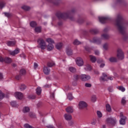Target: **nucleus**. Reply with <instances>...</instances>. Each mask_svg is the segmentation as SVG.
Masks as SVG:
<instances>
[{
	"label": "nucleus",
	"instance_id": "obj_1",
	"mask_svg": "<svg viewBox=\"0 0 128 128\" xmlns=\"http://www.w3.org/2000/svg\"><path fill=\"white\" fill-rule=\"evenodd\" d=\"M74 78L76 80H78V78H80L82 82H88V80H90V76L85 74L75 75Z\"/></svg>",
	"mask_w": 128,
	"mask_h": 128
},
{
	"label": "nucleus",
	"instance_id": "obj_2",
	"mask_svg": "<svg viewBox=\"0 0 128 128\" xmlns=\"http://www.w3.org/2000/svg\"><path fill=\"white\" fill-rule=\"evenodd\" d=\"M116 26H118L120 32L122 34H124L126 30V28H124V24L120 21H118Z\"/></svg>",
	"mask_w": 128,
	"mask_h": 128
},
{
	"label": "nucleus",
	"instance_id": "obj_3",
	"mask_svg": "<svg viewBox=\"0 0 128 128\" xmlns=\"http://www.w3.org/2000/svg\"><path fill=\"white\" fill-rule=\"evenodd\" d=\"M38 42L41 50H46V43L44 40L42 38L38 39Z\"/></svg>",
	"mask_w": 128,
	"mask_h": 128
},
{
	"label": "nucleus",
	"instance_id": "obj_4",
	"mask_svg": "<svg viewBox=\"0 0 128 128\" xmlns=\"http://www.w3.org/2000/svg\"><path fill=\"white\" fill-rule=\"evenodd\" d=\"M106 122L110 126H114L116 124V120L114 118H109L106 119Z\"/></svg>",
	"mask_w": 128,
	"mask_h": 128
},
{
	"label": "nucleus",
	"instance_id": "obj_5",
	"mask_svg": "<svg viewBox=\"0 0 128 128\" xmlns=\"http://www.w3.org/2000/svg\"><path fill=\"white\" fill-rule=\"evenodd\" d=\"M114 80L113 76L108 77L106 73H102V76L100 78V80L108 81V80Z\"/></svg>",
	"mask_w": 128,
	"mask_h": 128
},
{
	"label": "nucleus",
	"instance_id": "obj_6",
	"mask_svg": "<svg viewBox=\"0 0 128 128\" xmlns=\"http://www.w3.org/2000/svg\"><path fill=\"white\" fill-rule=\"evenodd\" d=\"M57 16L58 18H70V20H72L68 13H60L57 15Z\"/></svg>",
	"mask_w": 128,
	"mask_h": 128
},
{
	"label": "nucleus",
	"instance_id": "obj_7",
	"mask_svg": "<svg viewBox=\"0 0 128 128\" xmlns=\"http://www.w3.org/2000/svg\"><path fill=\"white\" fill-rule=\"evenodd\" d=\"M117 52V58L119 60H124V52H122V49H118Z\"/></svg>",
	"mask_w": 128,
	"mask_h": 128
},
{
	"label": "nucleus",
	"instance_id": "obj_8",
	"mask_svg": "<svg viewBox=\"0 0 128 128\" xmlns=\"http://www.w3.org/2000/svg\"><path fill=\"white\" fill-rule=\"evenodd\" d=\"M76 62L78 66H84V60L80 57H78L76 58Z\"/></svg>",
	"mask_w": 128,
	"mask_h": 128
},
{
	"label": "nucleus",
	"instance_id": "obj_9",
	"mask_svg": "<svg viewBox=\"0 0 128 128\" xmlns=\"http://www.w3.org/2000/svg\"><path fill=\"white\" fill-rule=\"evenodd\" d=\"M78 106L80 110H82V108L88 106V104L84 101H80L78 104Z\"/></svg>",
	"mask_w": 128,
	"mask_h": 128
},
{
	"label": "nucleus",
	"instance_id": "obj_10",
	"mask_svg": "<svg viewBox=\"0 0 128 128\" xmlns=\"http://www.w3.org/2000/svg\"><path fill=\"white\" fill-rule=\"evenodd\" d=\"M120 124H122V126H124V124H126V117L124 116V115L122 114V113L120 114Z\"/></svg>",
	"mask_w": 128,
	"mask_h": 128
},
{
	"label": "nucleus",
	"instance_id": "obj_11",
	"mask_svg": "<svg viewBox=\"0 0 128 128\" xmlns=\"http://www.w3.org/2000/svg\"><path fill=\"white\" fill-rule=\"evenodd\" d=\"M15 98L18 100H22L24 98V94L20 92H16L14 94Z\"/></svg>",
	"mask_w": 128,
	"mask_h": 128
},
{
	"label": "nucleus",
	"instance_id": "obj_12",
	"mask_svg": "<svg viewBox=\"0 0 128 128\" xmlns=\"http://www.w3.org/2000/svg\"><path fill=\"white\" fill-rule=\"evenodd\" d=\"M98 20L101 24H104L106 22V20H108V17L99 16Z\"/></svg>",
	"mask_w": 128,
	"mask_h": 128
},
{
	"label": "nucleus",
	"instance_id": "obj_13",
	"mask_svg": "<svg viewBox=\"0 0 128 128\" xmlns=\"http://www.w3.org/2000/svg\"><path fill=\"white\" fill-rule=\"evenodd\" d=\"M19 52H20V49L17 48L14 51H10V54L11 56H16V54H18Z\"/></svg>",
	"mask_w": 128,
	"mask_h": 128
},
{
	"label": "nucleus",
	"instance_id": "obj_14",
	"mask_svg": "<svg viewBox=\"0 0 128 128\" xmlns=\"http://www.w3.org/2000/svg\"><path fill=\"white\" fill-rule=\"evenodd\" d=\"M43 72L45 74H48L50 72V69L46 66H44Z\"/></svg>",
	"mask_w": 128,
	"mask_h": 128
},
{
	"label": "nucleus",
	"instance_id": "obj_15",
	"mask_svg": "<svg viewBox=\"0 0 128 128\" xmlns=\"http://www.w3.org/2000/svg\"><path fill=\"white\" fill-rule=\"evenodd\" d=\"M47 50H48V52H50V50H52L54 48V44H48V45L46 46Z\"/></svg>",
	"mask_w": 128,
	"mask_h": 128
},
{
	"label": "nucleus",
	"instance_id": "obj_16",
	"mask_svg": "<svg viewBox=\"0 0 128 128\" xmlns=\"http://www.w3.org/2000/svg\"><path fill=\"white\" fill-rule=\"evenodd\" d=\"M64 118L66 120H70L72 118V115L70 114H65L64 115Z\"/></svg>",
	"mask_w": 128,
	"mask_h": 128
},
{
	"label": "nucleus",
	"instance_id": "obj_17",
	"mask_svg": "<svg viewBox=\"0 0 128 128\" xmlns=\"http://www.w3.org/2000/svg\"><path fill=\"white\" fill-rule=\"evenodd\" d=\"M62 46H64V44L62 42H59L56 44V48L57 50H62Z\"/></svg>",
	"mask_w": 128,
	"mask_h": 128
},
{
	"label": "nucleus",
	"instance_id": "obj_18",
	"mask_svg": "<svg viewBox=\"0 0 128 128\" xmlns=\"http://www.w3.org/2000/svg\"><path fill=\"white\" fill-rule=\"evenodd\" d=\"M92 42L96 44H100V39L98 38H94Z\"/></svg>",
	"mask_w": 128,
	"mask_h": 128
},
{
	"label": "nucleus",
	"instance_id": "obj_19",
	"mask_svg": "<svg viewBox=\"0 0 128 128\" xmlns=\"http://www.w3.org/2000/svg\"><path fill=\"white\" fill-rule=\"evenodd\" d=\"M46 40V42L48 44H54V41L52 38H47Z\"/></svg>",
	"mask_w": 128,
	"mask_h": 128
},
{
	"label": "nucleus",
	"instance_id": "obj_20",
	"mask_svg": "<svg viewBox=\"0 0 128 128\" xmlns=\"http://www.w3.org/2000/svg\"><path fill=\"white\" fill-rule=\"evenodd\" d=\"M90 62H96V56H94L92 55H90Z\"/></svg>",
	"mask_w": 128,
	"mask_h": 128
},
{
	"label": "nucleus",
	"instance_id": "obj_21",
	"mask_svg": "<svg viewBox=\"0 0 128 128\" xmlns=\"http://www.w3.org/2000/svg\"><path fill=\"white\" fill-rule=\"evenodd\" d=\"M30 107L28 106H24V107L23 109H22V112L24 114H26V112H30Z\"/></svg>",
	"mask_w": 128,
	"mask_h": 128
},
{
	"label": "nucleus",
	"instance_id": "obj_22",
	"mask_svg": "<svg viewBox=\"0 0 128 128\" xmlns=\"http://www.w3.org/2000/svg\"><path fill=\"white\" fill-rule=\"evenodd\" d=\"M66 52L68 56H72V51L70 48H66Z\"/></svg>",
	"mask_w": 128,
	"mask_h": 128
},
{
	"label": "nucleus",
	"instance_id": "obj_23",
	"mask_svg": "<svg viewBox=\"0 0 128 128\" xmlns=\"http://www.w3.org/2000/svg\"><path fill=\"white\" fill-rule=\"evenodd\" d=\"M66 112H74V108H72V106H69V107H68L66 108Z\"/></svg>",
	"mask_w": 128,
	"mask_h": 128
},
{
	"label": "nucleus",
	"instance_id": "obj_24",
	"mask_svg": "<svg viewBox=\"0 0 128 128\" xmlns=\"http://www.w3.org/2000/svg\"><path fill=\"white\" fill-rule=\"evenodd\" d=\"M36 94H38V96L40 95V94H42V88H40V87L37 88L36 89Z\"/></svg>",
	"mask_w": 128,
	"mask_h": 128
},
{
	"label": "nucleus",
	"instance_id": "obj_25",
	"mask_svg": "<svg viewBox=\"0 0 128 128\" xmlns=\"http://www.w3.org/2000/svg\"><path fill=\"white\" fill-rule=\"evenodd\" d=\"M15 44H16L15 42H8L7 43V46H14Z\"/></svg>",
	"mask_w": 128,
	"mask_h": 128
},
{
	"label": "nucleus",
	"instance_id": "obj_26",
	"mask_svg": "<svg viewBox=\"0 0 128 128\" xmlns=\"http://www.w3.org/2000/svg\"><path fill=\"white\" fill-rule=\"evenodd\" d=\"M67 98L68 100H72L74 98V97L72 96V93L68 94Z\"/></svg>",
	"mask_w": 128,
	"mask_h": 128
},
{
	"label": "nucleus",
	"instance_id": "obj_27",
	"mask_svg": "<svg viewBox=\"0 0 128 128\" xmlns=\"http://www.w3.org/2000/svg\"><path fill=\"white\" fill-rule=\"evenodd\" d=\"M84 70H92V66L89 64H87L84 66Z\"/></svg>",
	"mask_w": 128,
	"mask_h": 128
},
{
	"label": "nucleus",
	"instance_id": "obj_28",
	"mask_svg": "<svg viewBox=\"0 0 128 128\" xmlns=\"http://www.w3.org/2000/svg\"><path fill=\"white\" fill-rule=\"evenodd\" d=\"M106 110L107 112H112V107H110V104H107L106 105Z\"/></svg>",
	"mask_w": 128,
	"mask_h": 128
},
{
	"label": "nucleus",
	"instance_id": "obj_29",
	"mask_svg": "<svg viewBox=\"0 0 128 128\" xmlns=\"http://www.w3.org/2000/svg\"><path fill=\"white\" fill-rule=\"evenodd\" d=\"M91 100L92 102H96V96L93 95L91 97Z\"/></svg>",
	"mask_w": 128,
	"mask_h": 128
},
{
	"label": "nucleus",
	"instance_id": "obj_30",
	"mask_svg": "<svg viewBox=\"0 0 128 128\" xmlns=\"http://www.w3.org/2000/svg\"><path fill=\"white\" fill-rule=\"evenodd\" d=\"M117 88H118V90H121V92H124L126 91V88H124V87L122 86H120L117 87Z\"/></svg>",
	"mask_w": 128,
	"mask_h": 128
},
{
	"label": "nucleus",
	"instance_id": "obj_31",
	"mask_svg": "<svg viewBox=\"0 0 128 128\" xmlns=\"http://www.w3.org/2000/svg\"><path fill=\"white\" fill-rule=\"evenodd\" d=\"M108 38H110V36L107 34H104L102 35V38H103V40H108Z\"/></svg>",
	"mask_w": 128,
	"mask_h": 128
},
{
	"label": "nucleus",
	"instance_id": "obj_32",
	"mask_svg": "<svg viewBox=\"0 0 128 128\" xmlns=\"http://www.w3.org/2000/svg\"><path fill=\"white\" fill-rule=\"evenodd\" d=\"M96 114L98 116V118H102V112L100 110H98L96 112Z\"/></svg>",
	"mask_w": 128,
	"mask_h": 128
},
{
	"label": "nucleus",
	"instance_id": "obj_33",
	"mask_svg": "<svg viewBox=\"0 0 128 128\" xmlns=\"http://www.w3.org/2000/svg\"><path fill=\"white\" fill-rule=\"evenodd\" d=\"M34 31L36 32H38V33L40 32H42V28L36 27L35 28Z\"/></svg>",
	"mask_w": 128,
	"mask_h": 128
},
{
	"label": "nucleus",
	"instance_id": "obj_34",
	"mask_svg": "<svg viewBox=\"0 0 128 128\" xmlns=\"http://www.w3.org/2000/svg\"><path fill=\"white\" fill-rule=\"evenodd\" d=\"M26 70L24 69H22L20 70V76H24V74H26Z\"/></svg>",
	"mask_w": 128,
	"mask_h": 128
},
{
	"label": "nucleus",
	"instance_id": "obj_35",
	"mask_svg": "<svg viewBox=\"0 0 128 128\" xmlns=\"http://www.w3.org/2000/svg\"><path fill=\"white\" fill-rule=\"evenodd\" d=\"M20 90H24V89L26 88V85L24 84H22L20 86Z\"/></svg>",
	"mask_w": 128,
	"mask_h": 128
},
{
	"label": "nucleus",
	"instance_id": "obj_36",
	"mask_svg": "<svg viewBox=\"0 0 128 128\" xmlns=\"http://www.w3.org/2000/svg\"><path fill=\"white\" fill-rule=\"evenodd\" d=\"M73 44L75 46H78V44H80V42L78 40H75L73 42Z\"/></svg>",
	"mask_w": 128,
	"mask_h": 128
},
{
	"label": "nucleus",
	"instance_id": "obj_37",
	"mask_svg": "<svg viewBox=\"0 0 128 128\" xmlns=\"http://www.w3.org/2000/svg\"><path fill=\"white\" fill-rule=\"evenodd\" d=\"M109 60L110 62H116V58L112 57L109 59Z\"/></svg>",
	"mask_w": 128,
	"mask_h": 128
},
{
	"label": "nucleus",
	"instance_id": "obj_38",
	"mask_svg": "<svg viewBox=\"0 0 128 128\" xmlns=\"http://www.w3.org/2000/svg\"><path fill=\"white\" fill-rule=\"evenodd\" d=\"M48 66L49 68H52V66H54V62H50L48 63Z\"/></svg>",
	"mask_w": 128,
	"mask_h": 128
},
{
	"label": "nucleus",
	"instance_id": "obj_39",
	"mask_svg": "<svg viewBox=\"0 0 128 128\" xmlns=\"http://www.w3.org/2000/svg\"><path fill=\"white\" fill-rule=\"evenodd\" d=\"M4 98V94L2 92V90H0V100H2Z\"/></svg>",
	"mask_w": 128,
	"mask_h": 128
},
{
	"label": "nucleus",
	"instance_id": "obj_40",
	"mask_svg": "<svg viewBox=\"0 0 128 128\" xmlns=\"http://www.w3.org/2000/svg\"><path fill=\"white\" fill-rule=\"evenodd\" d=\"M69 70L71 72H76V70L74 68V67H70L69 68Z\"/></svg>",
	"mask_w": 128,
	"mask_h": 128
},
{
	"label": "nucleus",
	"instance_id": "obj_41",
	"mask_svg": "<svg viewBox=\"0 0 128 128\" xmlns=\"http://www.w3.org/2000/svg\"><path fill=\"white\" fill-rule=\"evenodd\" d=\"M4 60L7 64H10V62H12V59H10V58H6Z\"/></svg>",
	"mask_w": 128,
	"mask_h": 128
},
{
	"label": "nucleus",
	"instance_id": "obj_42",
	"mask_svg": "<svg viewBox=\"0 0 128 128\" xmlns=\"http://www.w3.org/2000/svg\"><path fill=\"white\" fill-rule=\"evenodd\" d=\"M22 8L24 10H30V8L29 6H22Z\"/></svg>",
	"mask_w": 128,
	"mask_h": 128
},
{
	"label": "nucleus",
	"instance_id": "obj_43",
	"mask_svg": "<svg viewBox=\"0 0 128 128\" xmlns=\"http://www.w3.org/2000/svg\"><path fill=\"white\" fill-rule=\"evenodd\" d=\"M30 26H32V28H34V26H36V22H32L30 23Z\"/></svg>",
	"mask_w": 128,
	"mask_h": 128
},
{
	"label": "nucleus",
	"instance_id": "obj_44",
	"mask_svg": "<svg viewBox=\"0 0 128 128\" xmlns=\"http://www.w3.org/2000/svg\"><path fill=\"white\" fill-rule=\"evenodd\" d=\"M29 116L30 118H36V114L32 112L29 113Z\"/></svg>",
	"mask_w": 128,
	"mask_h": 128
},
{
	"label": "nucleus",
	"instance_id": "obj_45",
	"mask_svg": "<svg viewBox=\"0 0 128 128\" xmlns=\"http://www.w3.org/2000/svg\"><path fill=\"white\" fill-rule=\"evenodd\" d=\"M10 104L12 106H18V104H16V101H12L10 102Z\"/></svg>",
	"mask_w": 128,
	"mask_h": 128
},
{
	"label": "nucleus",
	"instance_id": "obj_46",
	"mask_svg": "<svg viewBox=\"0 0 128 128\" xmlns=\"http://www.w3.org/2000/svg\"><path fill=\"white\" fill-rule=\"evenodd\" d=\"M28 98H29V100H34L36 96L34 95H30L28 96Z\"/></svg>",
	"mask_w": 128,
	"mask_h": 128
},
{
	"label": "nucleus",
	"instance_id": "obj_47",
	"mask_svg": "<svg viewBox=\"0 0 128 128\" xmlns=\"http://www.w3.org/2000/svg\"><path fill=\"white\" fill-rule=\"evenodd\" d=\"M103 48L105 50H106L108 48V45L107 44H104Z\"/></svg>",
	"mask_w": 128,
	"mask_h": 128
},
{
	"label": "nucleus",
	"instance_id": "obj_48",
	"mask_svg": "<svg viewBox=\"0 0 128 128\" xmlns=\"http://www.w3.org/2000/svg\"><path fill=\"white\" fill-rule=\"evenodd\" d=\"M24 128H32V126H30L28 124H26L24 125Z\"/></svg>",
	"mask_w": 128,
	"mask_h": 128
},
{
	"label": "nucleus",
	"instance_id": "obj_49",
	"mask_svg": "<svg viewBox=\"0 0 128 128\" xmlns=\"http://www.w3.org/2000/svg\"><path fill=\"white\" fill-rule=\"evenodd\" d=\"M98 64H102V62H104V61L102 59H98L97 60Z\"/></svg>",
	"mask_w": 128,
	"mask_h": 128
},
{
	"label": "nucleus",
	"instance_id": "obj_50",
	"mask_svg": "<svg viewBox=\"0 0 128 128\" xmlns=\"http://www.w3.org/2000/svg\"><path fill=\"white\" fill-rule=\"evenodd\" d=\"M126 97H124L122 100V103L123 104H126Z\"/></svg>",
	"mask_w": 128,
	"mask_h": 128
},
{
	"label": "nucleus",
	"instance_id": "obj_51",
	"mask_svg": "<svg viewBox=\"0 0 128 128\" xmlns=\"http://www.w3.org/2000/svg\"><path fill=\"white\" fill-rule=\"evenodd\" d=\"M96 124V120L94 119L93 120L91 124H92L93 126H94Z\"/></svg>",
	"mask_w": 128,
	"mask_h": 128
},
{
	"label": "nucleus",
	"instance_id": "obj_52",
	"mask_svg": "<svg viewBox=\"0 0 128 128\" xmlns=\"http://www.w3.org/2000/svg\"><path fill=\"white\" fill-rule=\"evenodd\" d=\"M85 86H86V88H90V86H92V84L90 83H86L85 84Z\"/></svg>",
	"mask_w": 128,
	"mask_h": 128
},
{
	"label": "nucleus",
	"instance_id": "obj_53",
	"mask_svg": "<svg viewBox=\"0 0 128 128\" xmlns=\"http://www.w3.org/2000/svg\"><path fill=\"white\" fill-rule=\"evenodd\" d=\"M4 6V2H0V8H2Z\"/></svg>",
	"mask_w": 128,
	"mask_h": 128
},
{
	"label": "nucleus",
	"instance_id": "obj_54",
	"mask_svg": "<svg viewBox=\"0 0 128 128\" xmlns=\"http://www.w3.org/2000/svg\"><path fill=\"white\" fill-rule=\"evenodd\" d=\"M4 14L6 16H7V18H10V14L9 13L4 12Z\"/></svg>",
	"mask_w": 128,
	"mask_h": 128
},
{
	"label": "nucleus",
	"instance_id": "obj_55",
	"mask_svg": "<svg viewBox=\"0 0 128 128\" xmlns=\"http://www.w3.org/2000/svg\"><path fill=\"white\" fill-rule=\"evenodd\" d=\"M38 65L36 63H34V70H36V68H38Z\"/></svg>",
	"mask_w": 128,
	"mask_h": 128
},
{
	"label": "nucleus",
	"instance_id": "obj_56",
	"mask_svg": "<svg viewBox=\"0 0 128 128\" xmlns=\"http://www.w3.org/2000/svg\"><path fill=\"white\" fill-rule=\"evenodd\" d=\"M4 80V76L2 73H0V80Z\"/></svg>",
	"mask_w": 128,
	"mask_h": 128
},
{
	"label": "nucleus",
	"instance_id": "obj_57",
	"mask_svg": "<svg viewBox=\"0 0 128 128\" xmlns=\"http://www.w3.org/2000/svg\"><path fill=\"white\" fill-rule=\"evenodd\" d=\"M95 54L96 56H100V51L98 50H96L95 51Z\"/></svg>",
	"mask_w": 128,
	"mask_h": 128
},
{
	"label": "nucleus",
	"instance_id": "obj_58",
	"mask_svg": "<svg viewBox=\"0 0 128 128\" xmlns=\"http://www.w3.org/2000/svg\"><path fill=\"white\" fill-rule=\"evenodd\" d=\"M104 66H106V64H104V63L101 64L100 65V68H104Z\"/></svg>",
	"mask_w": 128,
	"mask_h": 128
},
{
	"label": "nucleus",
	"instance_id": "obj_59",
	"mask_svg": "<svg viewBox=\"0 0 128 128\" xmlns=\"http://www.w3.org/2000/svg\"><path fill=\"white\" fill-rule=\"evenodd\" d=\"M47 128H54V127H53V126H52V125H48V126H47Z\"/></svg>",
	"mask_w": 128,
	"mask_h": 128
},
{
	"label": "nucleus",
	"instance_id": "obj_60",
	"mask_svg": "<svg viewBox=\"0 0 128 128\" xmlns=\"http://www.w3.org/2000/svg\"><path fill=\"white\" fill-rule=\"evenodd\" d=\"M4 59L0 56V62H4Z\"/></svg>",
	"mask_w": 128,
	"mask_h": 128
},
{
	"label": "nucleus",
	"instance_id": "obj_61",
	"mask_svg": "<svg viewBox=\"0 0 128 128\" xmlns=\"http://www.w3.org/2000/svg\"><path fill=\"white\" fill-rule=\"evenodd\" d=\"M16 80H20V76H17L16 77Z\"/></svg>",
	"mask_w": 128,
	"mask_h": 128
},
{
	"label": "nucleus",
	"instance_id": "obj_62",
	"mask_svg": "<svg viewBox=\"0 0 128 128\" xmlns=\"http://www.w3.org/2000/svg\"><path fill=\"white\" fill-rule=\"evenodd\" d=\"M69 124L70 126H72V124H74V122H69Z\"/></svg>",
	"mask_w": 128,
	"mask_h": 128
},
{
	"label": "nucleus",
	"instance_id": "obj_63",
	"mask_svg": "<svg viewBox=\"0 0 128 128\" xmlns=\"http://www.w3.org/2000/svg\"><path fill=\"white\" fill-rule=\"evenodd\" d=\"M118 20H120L122 18V16H120V15H118Z\"/></svg>",
	"mask_w": 128,
	"mask_h": 128
},
{
	"label": "nucleus",
	"instance_id": "obj_64",
	"mask_svg": "<svg viewBox=\"0 0 128 128\" xmlns=\"http://www.w3.org/2000/svg\"><path fill=\"white\" fill-rule=\"evenodd\" d=\"M50 96L52 98H54V94H52L50 95Z\"/></svg>",
	"mask_w": 128,
	"mask_h": 128
}]
</instances>
